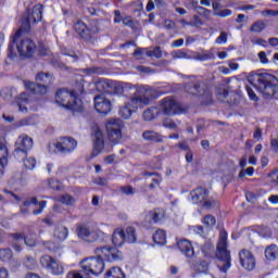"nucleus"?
<instances>
[{
	"instance_id": "obj_25",
	"label": "nucleus",
	"mask_w": 278,
	"mask_h": 278,
	"mask_svg": "<svg viewBox=\"0 0 278 278\" xmlns=\"http://www.w3.org/2000/svg\"><path fill=\"white\" fill-rule=\"evenodd\" d=\"M23 205H24V207H29V205H39L38 210L33 211V214L35 216H38V214H40L42 212V210H45V207H47V201H41L38 203V198L33 197V198L24 201Z\"/></svg>"
},
{
	"instance_id": "obj_5",
	"label": "nucleus",
	"mask_w": 278,
	"mask_h": 278,
	"mask_svg": "<svg viewBox=\"0 0 278 278\" xmlns=\"http://www.w3.org/2000/svg\"><path fill=\"white\" fill-rule=\"evenodd\" d=\"M185 90L188 94L200 97L202 105H212L214 102L210 87H207L203 81L197 80L187 83L185 85Z\"/></svg>"
},
{
	"instance_id": "obj_31",
	"label": "nucleus",
	"mask_w": 278,
	"mask_h": 278,
	"mask_svg": "<svg viewBox=\"0 0 278 278\" xmlns=\"http://www.w3.org/2000/svg\"><path fill=\"white\" fill-rule=\"evenodd\" d=\"M54 238L60 241L66 240V238H68V228L65 226H56L54 229Z\"/></svg>"
},
{
	"instance_id": "obj_28",
	"label": "nucleus",
	"mask_w": 278,
	"mask_h": 278,
	"mask_svg": "<svg viewBox=\"0 0 278 278\" xmlns=\"http://www.w3.org/2000/svg\"><path fill=\"white\" fill-rule=\"evenodd\" d=\"M11 238L13 239L12 247L14 251H16V253H21V251H23V247H21V244H23V240H25V235L12 233Z\"/></svg>"
},
{
	"instance_id": "obj_13",
	"label": "nucleus",
	"mask_w": 278,
	"mask_h": 278,
	"mask_svg": "<svg viewBox=\"0 0 278 278\" xmlns=\"http://www.w3.org/2000/svg\"><path fill=\"white\" fill-rule=\"evenodd\" d=\"M54 149L63 155L73 153L77 149V140L73 137H63L54 144Z\"/></svg>"
},
{
	"instance_id": "obj_64",
	"label": "nucleus",
	"mask_w": 278,
	"mask_h": 278,
	"mask_svg": "<svg viewBox=\"0 0 278 278\" xmlns=\"http://www.w3.org/2000/svg\"><path fill=\"white\" fill-rule=\"evenodd\" d=\"M270 148L275 151V153H278V140L277 139H271Z\"/></svg>"
},
{
	"instance_id": "obj_6",
	"label": "nucleus",
	"mask_w": 278,
	"mask_h": 278,
	"mask_svg": "<svg viewBox=\"0 0 278 278\" xmlns=\"http://www.w3.org/2000/svg\"><path fill=\"white\" fill-rule=\"evenodd\" d=\"M36 83L29 80L24 81L26 90H30L33 94H47L48 88L53 84V76L49 73H38L36 75Z\"/></svg>"
},
{
	"instance_id": "obj_36",
	"label": "nucleus",
	"mask_w": 278,
	"mask_h": 278,
	"mask_svg": "<svg viewBox=\"0 0 278 278\" xmlns=\"http://www.w3.org/2000/svg\"><path fill=\"white\" fill-rule=\"evenodd\" d=\"M216 97L217 99L222 102V103H229V90L225 87H220L217 89L216 92Z\"/></svg>"
},
{
	"instance_id": "obj_34",
	"label": "nucleus",
	"mask_w": 278,
	"mask_h": 278,
	"mask_svg": "<svg viewBox=\"0 0 278 278\" xmlns=\"http://www.w3.org/2000/svg\"><path fill=\"white\" fill-rule=\"evenodd\" d=\"M104 278H125V273L119 267H113L106 271Z\"/></svg>"
},
{
	"instance_id": "obj_44",
	"label": "nucleus",
	"mask_w": 278,
	"mask_h": 278,
	"mask_svg": "<svg viewBox=\"0 0 278 278\" xmlns=\"http://www.w3.org/2000/svg\"><path fill=\"white\" fill-rule=\"evenodd\" d=\"M94 34H99V20H91L90 21V28H89V36L90 40Z\"/></svg>"
},
{
	"instance_id": "obj_21",
	"label": "nucleus",
	"mask_w": 278,
	"mask_h": 278,
	"mask_svg": "<svg viewBox=\"0 0 278 278\" xmlns=\"http://www.w3.org/2000/svg\"><path fill=\"white\" fill-rule=\"evenodd\" d=\"M210 197V191L203 187H199L191 191V199L195 205L203 203Z\"/></svg>"
},
{
	"instance_id": "obj_54",
	"label": "nucleus",
	"mask_w": 278,
	"mask_h": 278,
	"mask_svg": "<svg viewBox=\"0 0 278 278\" xmlns=\"http://www.w3.org/2000/svg\"><path fill=\"white\" fill-rule=\"evenodd\" d=\"M46 249H48V251H51L52 253H58L60 247L58 244H55L53 241H48L43 243Z\"/></svg>"
},
{
	"instance_id": "obj_11",
	"label": "nucleus",
	"mask_w": 278,
	"mask_h": 278,
	"mask_svg": "<svg viewBox=\"0 0 278 278\" xmlns=\"http://www.w3.org/2000/svg\"><path fill=\"white\" fill-rule=\"evenodd\" d=\"M40 264L48 273L52 275H64V266L60 264V261L49 255L40 257Z\"/></svg>"
},
{
	"instance_id": "obj_56",
	"label": "nucleus",
	"mask_w": 278,
	"mask_h": 278,
	"mask_svg": "<svg viewBox=\"0 0 278 278\" xmlns=\"http://www.w3.org/2000/svg\"><path fill=\"white\" fill-rule=\"evenodd\" d=\"M216 45H225L227 42V33L223 31L215 40Z\"/></svg>"
},
{
	"instance_id": "obj_18",
	"label": "nucleus",
	"mask_w": 278,
	"mask_h": 278,
	"mask_svg": "<svg viewBox=\"0 0 278 278\" xmlns=\"http://www.w3.org/2000/svg\"><path fill=\"white\" fill-rule=\"evenodd\" d=\"M239 260L242 268L245 270H253L255 268V256L249 250H242L239 252Z\"/></svg>"
},
{
	"instance_id": "obj_9",
	"label": "nucleus",
	"mask_w": 278,
	"mask_h": 278,
	"mask_svg": "<svg viewBox=\"0 0 278 278\" xmlns=\"http://www.w3.org/2000/svg\"><path fill=\"white\" fill-rule=\"evenodd\" d=\"M125 240L130 244H134V242L138 240V237L136 236V228L128 226L125 230H116L113 233L112 242L115 247H122Z\"/></svg>"
},
{
	"instance_id": "obj_38",
	"label": "nucleus",
	"mask_w": 278,
	"mask_h": 278,
	"mask_svg": "<svg viewBox=\"0 0 278 278\" xmlns=\"http://www.w3.org/2000/svg\"><path fill=\"white\" fill-rule=\"evenodd\" d=\"M266 29V23L264 21H256L252 24L250 30L253 31L254 34H260Z\"/></svg>"
},
{
	"instance_id": "obj_42",
	"label": "nucleus",
	"mask_w": 278,
	"mask_h": 278,
	"mask_svg": "<svg viewBox=\"0 0 278 278\" xmlns=\"http://www.w3.org/2000/svg\"><path fill=\"white\" fill-rule=\"evenodd\" d=\"M173 60H190L188 52L184 50H176L172 52Z\"/></svg>"
},
{
	"instance_id": "obj_29",
	"label": "nucleus",
	"mask_w": 278,
	"mask_h": 278,
	"mask_svg": "<svg viewBox=\"0 0 278 278\" xmlns=\"http://www.w3.org/2000/svg\"><path fill=\"white\" fill-rule=\"evenodd\" d=\"M265 257L270 262H275L278 257V247L277 244H270L265 249Z\"/></svg>"
},
{
	"instance_id": "obj_17",
	"label": "nucleus",
	"mask_w": 278,
	"mask_h": 278,
	"mask_svg": "<svg viewBox=\"0 0 278 278\" xmlns=\"http://www.w3.org/2000/svg\"><path fill=\"white\" fill-rule=\"evenodd\" d=\"M92 140H93L92 155L97 156L100 153H103V149H105V141L103 139V132L101 131V129L96 128L93 130Z\"/></svg>"
},
{
	"instance_id": "obj_24",
	"label": "nucleus",
	"mask_w": 278,
	"mask_h": 278,
	"mask_svg": "<svg viewBox=\"0 0 278 278\" xmlns=\"http://www.w3.org/2000/svg\"><path fill=\"white\" fill-rule=\"evenodd\" d=\"M15 147L28 152L34 147V140L31 139V137L27 135H22L17 138Z\"/></svg>"
},
{
	"instance_id": "obj_37",
	"label": "nucleus",
	"mask_w": 278,
	"mask_h": 278,
	"mask_svg": "<svg viewBox=\"0 0 278 278\" xmlns=\"http://www.w3.org/2000/svg\"><path fill=\"white\" fill-rule=\"evenodd\" d=\"M160 114V110L157 108H150L143 112L144 121H153Z\"/></svg>"
},
{
	"instance_id": "obj_7",
	"label": "nucleus",
	"mask_w": 278,
	"mask_h": 278,
	"mask_svg": "<svg viewBox=\"0 0 278 278\" xmlns=\"http://www.w3.org/2000/svg\"><path fill=\"white\" fill-rule=\"evenodd\" d=\"M80 266L85 275H94L96 277L105 270V263L103 262V256H101V254L83 260Z\"/></svg>"
},
{
	"instance_id": "obj_49",
	"label": "nucleus",
	"mask_w": 278,
	"mask_h": 278,
	"mask_svg": "<svg viewBox=\"0 0 278 278\" xmlns=\"http://www.w3.org/2000/svg\"><path fill=\"white\" fill-rule=\"evenodd\" d=\"M23 162L25 168L28 170H34L36 168V160L34 157L24 159Z\"/></svg>"
},
{
	"instance_id": "obj_45",
	"label": "nucleus",
	"mask_w": 278,
	"mask_h": 278,
	"mask_svg": "<svg viewBox=\"0 0 278 278\" xmlns=\"http://www.w3.org/2000/svg\"><path fill=\"white\" fill-rule=\"evenodd\" d=\"M146 55L148 58H156V60H160V58H162V48H160V46H157L153 49V51L148 50V51H146Z\"/></svg>"
},
{
	"instance_id": "obj_20",
	"label": "nucleus",
	"mask_w": 278,
	"mask_h": 278,
	"mask_svg": "<svg viewBox=\"0 0 278 278\" xmlns=\"http://www.w3.org/2000/svg\"><path fill=\"white\" fill-rule=\"evenodd\" d=\"M190 267L194 273H198V275H208L210 273V263L207 261H191Z\"/></svg>"
},
{
	"instance_id": "obj_16",
	"label": "nucleus",
	"mask_w": 278,
	"mask_h": 278,
	"mask_svg": "<svg viewBox=\"0 0 278 278\" xmlns=\"http://www.w3.org/2000/svg\"><path fill=\"white\" fill-rule=\"evenodd\" d=\"M94 109L98 112V114H110L112 112V102L108 100L103 96H96L94 99Z\"/></svg>"
},
{
	"instance_id": "obj_4",
	"label": "nucleus",
	"mask_w": 278,
	"mask_h": 278,
	"mask_svg": "<svg viewBox=\"0 0 278 278\" xmlns=\"http://www.w3.org/2000/svg\"><path fill=\"white\" fill-rule=\"evenodd\" d=\"M132 97L130 99L131 105H149L153 99L160 97V91L149 85H132L129 86Z\"/></svg>"
},
{
	"instance_id": "obj_27",
	"label": "nucleus",
	"mask_w": 278,
	"mask_h": 278,
	"mask_svg": "<svg viewBox=\"0 0 278 278\" xmlns=\"http://www.w3.org/2000/svg\"><path fill=\"white\" fill-rule=\"evenodd\" d=\"M26 17H28L34 25H36V23H40V21H42V7L40 4H36L33 8L31 13Z\"/></svg>"
},
{
	"instance_id": "obj_59",
	"label": "nucleus",
	"mask_w": 278,
	"mask_h": 278,
	"mask_svg": "<svg viewBox=\"0 0 278 278\" xmlns=\"http://www.w3.org/2000/svg\"><path fill=\"white\" fill-rule=\"evenodd\" d=\"M137 71H139V73H146L147 75L151 74V73H155V70L151 68V67H147V66H138Z\"/></svg>"
},
{
	"instance_id": "obj_48",
	"label": "nucleus",
	"mask_w": 278,
	"mask_h": 278,
	"mask_svg": "<svg viewBox=\"0 0 278 278\" xmlns=\"http://www.w3.org/2000/svg\"><path fill=\"white\" fill-rule=\"evenodd\" d=\"M24 264H25L26 268H28V270H34V268H36V266H38V264L36 263V258H34L31 256H27Z\"/></svg>"
},
{
	"instance_id": "obj_52",
	"label": "nucleus",
	"mask_w": 278,
	"mask_h": 278,
	"mask_svg": "<svg viewBox=\"0 0 278 278\" xmlns=\"http://www.w3.org/2000/svg\"><path fill=\"white\" fill-rule=\"evenodd\" d=\"M48 186H49V188H51V190H62L63 189L62 182H60L59 180H55V179H50L48 181Z\"/></svg>"
},
{
	"instance_id": "obj_32",
	"label": "nucleus",
	"mask_w": 278,
	"mask_h": 278,
	"mask_svg": "<svg viewBox=\"0 0 278 278\" xmlns=\"http://www.w3.org/2000/svg\"><path fill=\"white\" fill-rule=\"evenodd\" d=\"M131 105L136 109V104H131V102L119 108V116H122V118H125L126 121L131 118V114L134 112V110H131Z\"/></svg>"
},
{
	"instance_id": "obj_53",
	"label": "nucleus",
	"mask_w": 278,
	"mask_h": 278,
	"mask_svg": "<svg viewBox=\"0 0 278 278\" xmlns=\"http://www.w3.org/2000/svg\"><path fill=\"white\" fill-rule=\"evenodd\" d=\"M83 73H86V75H101L102 71L101 67L93 66L83 70Z\"/></svg>"
},
{
	"instance_id": "obj_55",
	"label": "nucleus",
	"mask_w": 278,
	"mask_h": 278,
	"mask_svg": "<svg viewBox=\"0 0 278 278\" xmlns=\"http://www.w3.org/2000/svg\"><path fill=\"white\" fill-rule=\"evenodd\" d=\"M123 194H126V197H132V194H136V189L131 186H125L121 188Z\"/></svg>"
},
{
	"instance_id": "obj_63",
	"label": "nucleus",
	"mask_w": 278,
	"mask_h": 278,
	"mask_svg": "<svg viewBox=\"0 0 278 278\" xmlns=\"http://www.w3.org/2000/svg\"><path fill=\"white\" fill-rule=\"evenodd\" d=\"M163 27L165 29H175V22L170 21V20H165Z\"/></svg>"
},
{
	"instance_id": "obj_2",
	"label": "nucleus",
	"mask_w": 278,
	"mask_h": 278,
	"mask_svg": "<svg viewBox=\"0 0 278 278\" xmlns=\"http://www.w3.org/2000/svg\"><path fill=\"white\" fill-rule=\"evenodd\" d=\"M84 93V85L79 84L78 89H74L71 92L66 89H59L55 94V103L65 108L73 114L77 112H84V103L77 99Z\"/></svg>"
},
{
	"instance_id": "obj_58",
	"label": "nucleus",
	"mask_w": 278,
	"mask_h": 278,
	"mask_svg": "<svg viewBox=\"0 0 278 278\" xmlns=\"http://www.w3.org/2000/svg\"><path fill=\"white\" fill-rule=\"evenodd\" d=\"M123 20H124V17H123V15L121 14V11L119 10H115L114 11V23L115 24H119V23H123Z\"/></svg>"
},
{
	"instance_id": "obj_40",
	"label": "nucleus",
	"mask_w": 278,
	"mask_h": 278,
	"mask_svg": "<svg viewBox=\"0 0 278 278\" xmlns=\"http://www.w3.org/2000/svg\"><path fill=\"white\" fill-rule=\"evenodd\" d=\"M60 203H63L64 205L73 206L75 205V198L68 193H65L59 198Z\"/></svg>"
},
{
	"instance_id": "obj_26",
	"label": "nucleus",
	"mask_w": 278,
	"mask_h": 278,
	"mask_svg": "<svg viewBox=\"0 0 278 278\" xmlns=\"http://www.w3.org/2000/svg\"><path fill=\"white\" fill-rule=\"evenodd\" d=\"M8 166V147L0 141V175H3V168Z\"/></svg>"
},
{
	"instance_id": "obj_22",
	"label": "nucleus",
	"mask_w": 278,
	"mask_h": 278,
	"mask_svg": "<svg viewBox=\"0 0 278 278\" xmlns=\"http://www.w3.org/2000/svg\"><path fill=\"white\" fill-rule=\"evenodd\" d=\"M178 249L182 255H186L188 260L194 257V248L189 240L182 239L178 241Z\"/></svg>"
},
{
	"instance_id": "obj_12",
	"label": "nucleus",
	"mask_w": 278,
	"mask_h": 278,
	"mask_svg": "<svg viewBox=\"0 0 278 278\" xmlns=\"http://www.w3.org/2000/svg\"><path fill=\"white\" fill-rule=\"evenodd\" d=\"M160 110L166 116H174V114H181V106L170 97H166L160 101Z\"/></svg>"
},
{
	"instance_id": "obj_39",
	"label": "nucleus",
	"mask_w": 278,
	"mask_h": 278,
	"mask_svg": "<svg viewBox=\"0 0 278 278\" xmlns=\"http://www.w3.org/2000/svg\"><path fill=\"white\" fill-rule=\"evenodd\" d=\"M122 23L123 25H125V27H130V29H132L134 31L138 29V23L134 21V18L129 15L124 16V20Z\"/></svg>"
},
{
	"instance_id": "obj_8",
	"label": "nucleus",
	"mask_w": 278,
	"mask_h": 278,
	"mask_svg": "<svg viewBox=\"0 0 278 278\" xmlns=\"http://www.w3.org/2000/svg\"><path fill=\"white\" fill-rule=\"evenodd\" d=\"M123 127H125V124L121 118H112L106 122V134L112 144H118L123 140Z\"/></svg>"
},
{
	"instance_id": "obj_10",
	"label": "nucleus",
	"mask_w": 278,
	"mask_h": 278,
	"mask_svg": "<svg viewBox=\"0 0 278 278\" xmlns=\"http://www.w3.org/2000/svg\"><path fill=\"white\" fill-rule=\"evenodd\" d=\"M14 47H16L17 53H20L22 58H34V54L36 53V43L29 38L22 39L18 43L15 39L13 51H10V53H14Z\"/></svg>"
},
{
	"instance_id": "obj_43",
	"label": "nucleus",
	"mask_w": 278,
	"mask_h": 278,
	"mask_svg": "<svg viewBox=\"0 0 278 278\" xmlns=\"http://www.w3.org/2000/svg\"><path fill=\"white\" fill-rule=\"evenodd\" d=\"M1 262H10L12 260V251L9 248L0 250Z\"/></svg>"
},
{
	"instance_id": "obj_61",
	"label": "nucleus",
	"mask_w": 278,
	"mask_h": 278,
	"mask_svg": "<svg viewBox=\"0 0 278 278\" xmlns=\"http://www.w3.org/2000/svg\"><path fill=\"white\" fill-rule=\"evenodd\" d=\"M66 278H84V275L77 270H72L67 274Z\"/></svg>"
},
{
	"instance_id": "obj_35",
	"label": "nucleus",
	"mask_w": 278,
	"mask_h": 278,
	"mask_svg": "<svg viewBox=\"0 0 278 278\" xmlns=\"http://www.w3.org/2000/svg\"><path fill=\"white\" fill-rule=\"evenodd\" d=\"M98 88H102L104 92H112L114 90V81L109 79H101L98 83Z\"/></svg>"
},
{
	"instance_id": "obj_51",
	"label": "nucleus",
	"mask_w": 278,
	"mask_h": 278,
	"mask_svg": "<svg viewBox=\"0 0 278 278\" xmlns=\"http://www.w3.org/2000/svg\"><path fill=\"white\" fill-rule=\"evenodd\" d=\"M214 16H219V18H226V16H231L232 12L229 9L217 10L214 13Z\"/></svg>"
},
{
	"instance_id": "obj_46",
	"label": "nucleus",
	"mask_w": 278,
	"mask_h": 278,
	"mask_svg": "<svg viewBox=\"0 0 278 278\" xmlns=\"http://www.w3.org/2000/svg\"><path fill=\"white\" fill-rule=\"evenodd\" d=\"M13 157H15L16 160H25V157H27V150H23L21 148L15 147L14 151H13Z\"/></svg>"
},
{
	"instance_id": "obj_47",
	"label": "nucleus",
	"mask_w": 278,
	"mask_h": 278,
	"mask_svg": "<svg viewBox=\"0 0 278 278\" xmlns=\"http://www.w3.org/2000/svg\"><path fill=\"white\" fill-rule=\"evenodd\" d=\"M148 218H150V223H160L162 220V214L157 213V211H150Z\"/></svg>"
},
{
	"instance_id": "obj_15",
	"label": "nucleus",
	"mask_w": 278,
	"mask_h": 278,
	"mask_svg": "<svg viewBox=\"0 0 278 278\" xmlns=\"http://www.w3.org/2000/svg\"><path fill=\"white\" fill-rule=\"evenodd\" d=\"M94 253H97V255H101V257H104L105 260H108V262H117V260H121V251H118V249L116 248H97L94 250Z\"/></svg>"
},
{
	"instance_id": "obj_62",
	"label": "nucleus",
	"mask_w": 278,
	"mask_h": 278,
	"mask_svg": "<svg viewBox=\"0 0 278 278\" xmlns=\"http://www.w3.org/2000/svg\"><path fill=\"white\" fill-rule=\"evenodd\" d=\"M262 16H278V11L264 10V11H262Z\"/></svg>"
},
{
	"instance_id": "obj_33",
	"label": "nucleus",
	"mask_w": 278,
	"mask_h": 278,
	"mask_svg": "<svg viewBox=\"0 0 278 278\" xmlns=\"http://www.w3.org/2000/svg\"><path fill=\"white\" fill-rule=\"evenodd\" d=\"M153 242H155V244H161L162 247H164V244H166V231L162 229L156 230L153 236Z\"/></svg>"
},
{
	"instance_id": "obj_60",
	"label": "nucleus",
	"mask_w": 278,
	"mask_h": 278,
	"mask_svg": "<svg viewBox=\"0 0 278 278\" xmlns=\"http://www.w3.org/2000/svg\"><path fill=\"white\" fill-rule=\"evenodd\" d=\"M205 127H207V124L203 119H199L198 124H197L198 134H201V131H203V129H205Z\"/></svg>"
},
{
	"instance_id": "obj_50",
	"label": "nucleus",
	"mask_w": 278,
	"mask_h": 278,
	"mask_svg": "<svg viewBox=\"0 0 278 278\" xmlns=\"http://www.w3.org/2000/svg\"><path fill=\"white\" fill-rule=\"evenodd\" d=\"M203 223L206 227H214L216 225V217L213 215H206L203 218Z\"/></svg>"
},
{
	"instance_id": "obj_14",
	"label": "nucleus",
	"mask_w": 278,
	"mask_h": 278,
	"mask_svg": "<svg viewBox=\"0 0 278 278\" xmlns=\"http://www.w3.org/2000/svg\"><path fill=\"white\" fill-rule=\"evenodd\" d=\"M77 236L78 238H81V240H85L86 242H97L99 238L103 236V232L101 230H94L87 226H79L77 228Z\"/></svg>"
},
{
	"instance_id": "obj_41",
	"label": "nucleus",
	"mask_w": 278,
	"mask_h": 278,
	"mask_svg": "<svg viewBox=\"0 0 278 278\" xmlns=\"http://www.w3.org/2000/svg\"><path fill=\"white\" fill-rule=\"evenodd\" d=\"M129 86H134V85L126 84L125 86H123V85H115L113 83V91L112 92H115V94H123V92H129V90H131L129 88Z\"/></svg>"
},
{
	"instance_id": "obj_19",
	"label": "nucleus",
	"mask_w": 278,
	"mask_h": 278,
	"mask_svg": "<svg viewBox=\"0 0 278 278\" xmlns=\"http://www.w3.org/2000/svg\"><path fill=\"white\" fill-rule=\"evenodd\" d=\"M31 23H34V22L31 20H29V17H27V16L24 20H22V25H21L20 29L12 37V40L9 45V51L11 53H12V51H14V45H15L16 40L21 37V34H23V31H29V29H31Z\"/></svg>"
},
{
	"instance_id": "obj_30",
	"label": "nucleus",
	"mask_w": 278,
	"mask_h": 278,
	"mask_svg": "<svg viewBox=\"0 0 278 278\" xmlns=\"http://www.w3.org/2000/svg\"><path fill=\"white\" fill-rule=\"evenodd\" d=\"M142 138H143V140H148V142H162L161 135L153 130L143 131Z\"/></svg>"
},
{
	"instance_id": "obj_23",
	"label": "nucleus",
	"mask_w": 278,
	"mask_h": 278,
	"mask_svg": "<svg viewBox=\"0 0 278 278\" xmlns=\"http://www.w3.org/2000/svg\"><path fill=\"white\" fill-rule=\"evenodd\" d=\"M74 29L76 34L79 36V38H81L83 40H90V30L86 23H84V21L78 20L74 24Z\"/></svg>"
},
{
	"instance_id": "obj_3",
	"label": "nucleus",
	"mask_w": 278,
	"mask_h": 278,
	"mask_svg": "<svg viewBox=\"0 0 278 278\" xmlns=\"http://www.w3.org/2000/svg\"><path fill=\"white\" fill-rule=\"evenodd\" d=\"M250 84L262 92L266 99L275 97L278 92V78L269 73L254 74L249 78Z\"/></svg>"
},
{
	"instance_id": "obj_1",
	"label": "nucleus",
	"mask_w": 278,
	"mask_h": 278,
	"mask_svg": "<svg viewBox=\"0 0 278 278\" xmlns=\"http://www.w3.org/2000/svg\"><path fill=\"white\" fill-rule=\"evenodd\" d=\"M201 252L203 253L204 257L212 260V257H217L219 262H223V265H217L220 273L224 275L231 268V254L227 251V232H220L219 241L217 243V252L214 251V244L210 241H206L201 247Z\"/></svg>"
},
{
	"instance_id": "obj_57",
	"label": "nucleus",
	"mask_w": 278,
	"mask_h": 278,
	"mask_svg": "<svg viewBox=\"0 0 278 278\" xmlns=\"http://www.w3.org/2000/svg\"><path fill=\"white\" fill-rule=\"evenodd\" d=\"M23 242L26 244V247H36V239H34V237L24 236Z\"/></svg>"
}]
</instances>
